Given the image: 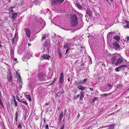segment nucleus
<instances>
[{
    "label": "nucleus",
    "instance_id": "36",
    "mask_svg": "<svg viewBox=\"0 0 129 129\" xmlns=\"http://www.w3.org/2000/svg\"><path fill=\"white\" fill-rule=\"evenodd\" d=\"M110 93H108L107 94H103L102 95L103 96H107L109 95L110 94Z\"/></svg>",
    "mask_w": 129,
    "mask_h": 129
},
{
    "label": "nucleus",
    "instance_id": "20",
    "mask_svg": "<svg viewBox=\"0 0 129 129\" xmlns=\"http://www.w3.org/2000/svg\"><path fill=\"white\" fill-rule=\"evenodd\" d=\"M26 96L27 99H28L30 102L31 101V97L30 94L28 95H26Z\"/></svg>",
    "mask_w": 129,
    "mask_h": 129
},
{
    "label": "nucleus",
    "instance_id": "61",
    "mask_svg": "<svg viewBox=\"0 0 129 129\" xmlns=\"http://www.w3.org/2000/svg\"><path fill=\"white\" fill-rule=\"evenodd\" d=\"M0 97H2V94H1V93L0 91Z\"/></svg>",
    "mask_w": 129,
    "mask_h": 129
},
{
    "label": "nucleus",
    "instance_id": "24",
    "mask_svg": "<svg viewBox=\"0 0 129 129\" xmlns=\"http://www.w3.org/2000/svg\"><path fill=\"white\" fill-rule=\"evenodd\" d=\"M14 50L12 48H10V53L11 55H13L14 54Z\"/></svg>",
    "mask_w": 129,
    "mask_h": 129
},
{
    "label": "nucleus",
    "instance_id": "3",
    "mask_svg": "<svg viewBox=\"0 0 129 129\" xmlns=\"http://www.w3.org/2000/svg\"><path fill=\"white\" fill-rule=\"evenodd\" d=\"M71 25L73 26H76L78 23V17L76 15L74 14L71 16Z\"/></svg>",
    "mask_w": 129,
    "mask_h": 129
},
{
    "label": "nucleus",
    "instance_id": "56",
    "mask_svg": "<svg viewBox=\"0 0 129 129\" xmlns=\"http://www.w3.org/2000/svg\"><path fill=\"white\" fill-rule=\"evenodd\" d=\"M67 112V110L66 109H65L64 110V114H66Z\"/></svg>",
    "mask_w": 129,
    "mask_h": 129
},
{
    "label": "nucleus",
    "instance_id": "52",
    "mask_svg": "<svg viewBox=\"0 0 129 129\" xmlns=\"http://www.w3.org/2000/svg\"><path fill=\"white\" fill-rule=\"evenodd\" d=\"M64 125L63 124V126L62 127H61L60 129H64Z\"/></svg>",
    "mask_w": 129,
    "mask_h": 129
},
{
    "label": "nucleus",
    "instance_id": "18",
    "mask_svg": "<svg viewBox=\"0 0 129 129\" xmlns=\"http://www.w3.org/2000/svg\"><path fill=\"white\" fill-rule=\"evenodd\" d=\"M72 58L73 59H76L78 57L79 55L77 54L73 55L72 56Z\"/></svg>",
    "mask_w": 129,
    "mask_h": 129
},
{
    "label": "nucleus",
    "instance_id": "23",
    "mask_svg": "<svg viewBox=\"0 0 129 129\" xmlns=\"http://www.w3.org/2000/svg\"><path fill=\"white\" fill-rule=\"evenodd\" d=\"M102 89L103 90L105 91H106L110 90V89H108V88L106 87H103L102 88Z\"/></svg>",
    "mask_w": 129,
    "mask_h": 129
},
{
    "label": "nucleus",
    "instance_id": "17",
    "mask_svg": "<svg viewBox=\"0 0 129 129\" xmlns=\"http://www.w3.org/2000/svg\"><path fill=\"white\" fill-rule=\"evenodd\" d=\"M113 39H115L117 41L119 42L120 39V37L119 36L117 35L115 36L114 37Z\"/></svg>",
    "mask_w": 129,
    "mask_h": 129
},
{
    "label": "nucleus",
    "instance_id": "6",
    "mask_svg": "<svg viewBox=\"0 0 129 129\" xmlns=\"http://www.w3.org/2000/svg\"><path fill=\"white\" fill-rule=\"evenodd\" d=\"M113 48L116 50L119 49L120 48V46L118 44L117 41L115 42L113 44Z\"/></svg>",
    "mask_w": 129,
    "mask_h": 129
},
{
    "label": "nucleus",
    "instance_id": "22",
    "mask_svg": "<svg viewBox=\"0 0 129 129\" xmlns=\"http://www.w3.org/2000/svg\"><path fill=\"white\" fill-rule=\"evenodd\" d=\"M114 124H111L109 127L108 129H114Z\"/></svg>",
    "mask_w": 129,
    "mask_h": 129
},
{
    "label": "nucleus",
    "instance_id": "47",
    "mask_svg": "<svg viewBox=\"0 0 129 129\" xmlns=\"http://www.w3.org/2000/svg\"><path fill=\"white\" fill-rule=\"evenodd\" d=\"M87 80L86 79H84L83 81L82 82L83 83H85L86 81H87Z\"/></svg>",
    "mask_w": 129,
    "mask_h": 129
},
{
    "label": "nucleus",
    "instance_id": "26",
    "mask_svg": "<svg viewBox=\"0 0 129 129\" xmlns=\"http://www.w3.org/2000/svg\"><path fill=\"white\" fill-rule=\"evenodd\" d=\"M129 40V37H128V36H127V38H125L124 39H123V41L124 42H126V41L127 40V42H128V41Z\"/></svg>",
    "mask_w": 129,
    "mask_h": 129
},
{
    "label": "nucleus",
    "instance_id": "37",
    "mask_svg": "<svg viewBox=\"0 0 129 129\" xmlns=\"http://www.w3.org/2000/svg\"><path fill=\"white\" fill-rule=\"evenodd\" d=\"M112 32H110L107 35L108 37H110L111 36H112Z\"/></svg>",
    "mask_w": 129,
    "mask_h": 129
},
{
    "label": "nucleus",
    "instance_id": "38",
    "mask_svg": "<svg viewBox=\"0 0 129 129\" xmlns=\"http://www.w3.org/2000/svg\"><path fill=\"white\" fill-rule=\"evenodd\" d=\"M70 48H67L65 53V55H66L67 54V53L70 50Z\"/></svg>",
    "mask_w": 129,
    "mask_h": 129
},
{
    "label": "nucleus",
    "instance_id": "16",
    "mask_svg": "<svg viewBox=\"0 0 129 129\" xmlns=\"http://www.w3.org/2000/svg\"><path fill=\"white\" fill-rule=\"evenodd\" d=\"M43 57L44 59H48L50 58V56L47 54H44L43 55Z\"/></svg>",
    "mask_w": 129,
    "mask_h": 129
},
{
    "label": "nucleus",
    "instance_id": "28",
    "mask_svg": "<svg viewBox=\"0 0 129 129\" xmlns=\"http://www.w3.org/2000/svg\"><path fill=\"white\" fill-rule=\"evenodd\" d=\"M68 43H65L64 45V49L69 48L68 47Z\"/></svg>",
    "mask_w": 129,
    "mask_h": 129
},
{
    "label": "nucleus",
    "instance_id": "60",
    "mask_svg": "<svg viewBox=\"0 0 129 129\" xmlns=\"http://www.w3.org/2000/svg\"><path fill=\"white\" fill-rule=\"evenodd\" d=\"M89 89H90L91 90H93V88H89Z\"/></svg>",
    "mask_w": 129,
    "mask_h": 129
},
{
    "label": "nucleus",
    "instance_id": "62",
    "mask_svg": "<svg viewBox=\"0 0 129 129\" xmlns=\"http://www.w3.org/2000/svg\"><path fill=\"white\" fill-rule=\"evenodd\" d=\"M56 79H57V78H55L54 79V81H53V82H55V81L56 80Z\"/></svg>",
    "mask_w": 129,
    "mask_h": 129
},
{
    "label": "nucleus",
    "instance_id": "13",
    "mask_svg": "<svg viewBox=\"0 0 129 129\" xmlns=\"http://www.w3.org/2000/svg\"><path fill=\"white\" fill-rule=\"evenodd\" d=\"M124 66L123 65H122L118 67H117L115 68V71H116L118 72L120 71L121 69H123V67Z\"/></svg>",
    "mask_w": 129,
    "mask_h": 129
},
{
    "label": "nucleus",
    "instance_id": "40",
    "mask_svg": "<svg viewBox=\"0 0 129 129\" xmlns=\"http://www.w3.org/2000/svg\"><path fill=\"white\" fill-rule=\"evenodd\" d=\"M29 54H31H31L30 53V51H28L27 52V53L26 54V55H28V56H29L30 55Z\"/></svg>",
    "mask_w": 129,
    "mask_h": 129
},
{
    "label": "nucleus",
    "instance_id": "43",
    "mask_svg": "<svg viewBox=\"0 0 129 129\" xmlns=\"http://www.w3.org/2000/svg\"><path fill=\"white\" fill-rule=\"evenodd\" d=\"M45 129H49L48 125V124H46L45 126Z\"/></svg>",
    "mask_w": 129,
    "mask_h": 129
},
{
    "label": "nucleus",
    "instance_id": "46",
    "mask_svg": "<svg viewBox=\"0 0 129 129\" xmlns=\"http://www.w3.org/2000/svg\"><path fill=\"white\" fill-rule=\"evenodd\" d=\"M64 91L63 90V89H62V92H58L57 93V94H58V93H60L61 94V93H64Z\"/></svg>",
    "mask_w": 129,
    "mask_h": 129
},
{
    "label": "nucleus",
    "instance_id": "50",
    "mask_svg": "<svg viewBox=\"0 0 129 129\" xmlns=\"http://www.w3.org/2000/svg\"><path fill=\"white\" fill-rule=\"evenodd\" d=\"M46 38V37L45 36H43L42 39V40H43Z\"/></svg>",
    "mask_w": 129,
    "mask_h": 129
},
{
    "label": "nucleus",
    "instance_id": "33",
    "mask_svg": "<svg viewBox=\"0 0 129 129\" xmlns=\"http://www.w3.org/2000/svg\"><path fill=\"white\" fill-rule=\"evenodd\" d=\"M2 97H0V104L2 107H4V106L1 100Z\"/></svg>",
    "mask_w": 129,
    "mask_h": 129
},
{
    "label": "nucleus",
    "instance_id": "15",
    "mask_svg": "<svg viewBox=\"0 0 129 129\" xmlns=\"http://www.w3.org/2000/svg\"><path fill=\"white\" fill-rule=\"evenodd\" d=\"M29 56H28V55H25L22 58V60L24 61H25L27 60V59H29L31 56V54H29Z\"/></svg>",
    "mask_w": 129,
    "mask_h": 129
},
{
    "label": "nucleus",
    "instance_id": "57",
    "mask_svg": "<svg viewBox=\"0 0 129 129\" xmlns=\"http://www.w3.org/2000/svg\"><path fill=\"white\" fill-rule=\"evenodd\" d=\"M12 44L14 43V40L13 39H12Z\"/></svg>",
    "mask_w": 129,
    "mask_h": 129
},
{
    "label": "nucleus",
    "instance_id": "12",
    "mask_svg": "<svg viewBox=\"0 0 129 129\" xmlns=\"http://www.w3.org/2000/svg\"><path fill=\"white\" fill-rule=\"evenodd\" d=\"M124 24H125L123 25L124 27L125 28H129V22L127 20H125L124 21Z\"/></svg>",
    "mask_w": 129,
    "mask_h": 129
},
{
    "label": "nucleus",
    "instance_id": "34",
    "mask_svg": "<svg viewBox=\"0 0 129 129\" xmlns=\"http://www.w3.org/2000/svg\"><path fill=\"white\" fill-rule=\"evenodd\" d=\"M80 28H81L84 25V23L83 22L82 20H81L80 22Z\"/></svg>",
    "mask_w": 129,
    "mask_h": 129
},
{
    "label": "nucleus",
    "instance_id": "63",
    "mask_svg": "<svg viewBox=\"0 0 129 129\" xmlns=\"http://www.w3.org/2000/svg\"><path fill=\"white\" fill-rule=\"evenodd\" d=\"M92 103H93V102H94L95 101L94 100V99H92Z\"/></svg>",
    "mask_w": 129,
    "mask_h": 129
},
{
    "label": "nucleus",
    "instance_id": "51",
    "mask_svg": "<svg viewBox=\"0 0 129 129\" xmlns=\"http://www.w3.org/2000/svg\"><path fill=\"white\" fill-rule=\"evenodd\" d=\"M31 1L32 2L35 3L37 2V0H31Z\"/></svg>",
    "mask_w": 129,
    "mask_h": 129
},
{
    "label": "nucleus",
    "instance_id": "27",
    "mask_svg": "<svg viewBox=\"0 0 129 129\" xmlns=\"http://www.w3.org/2000/svg\"><path fill=\"white\" fill-rule=\"evenodd\" d=\"M20 102L24 104L25 105L27 106V103L26 101L25 100H24L23 101H21V102Z\"/></svg>",
    "mask_w": 129,
    "mask_h": 129
},
{
    "label": "nucleus",
    "instance_id": "7",
    "mask_svg": "<svg viewBox=\"0 0 129 129\" xmlns=\"http://www.w3.org/2000/svg\"><path fill=\"white\" fill-rule=\"evenodd\" d=\"M12 77L11 72L8 73L7 75V78L9 81L11 82L12 81Z\"/></svg>",
    "mask_w": 129,
    "mask_h": 129
},
{
    "label": "nucleus",
    "instance_id": "58",
    "mask_svg": "<svg viewBox=\"0 0 129 129\" xmlns=\"http://www.w3.org/2000/svg\"><path fill=\"white\" fill-rule=\"evenodd\" d=\"M17 99L18 100V101L19 102H21V101H20V100H19V99H18V98L17 97Z\"/></svg>",
    "mask_w": 129,
    "mask_h": 129
},
{
    "label": "nucleus",
    "instance_id": "29",
    "mask_svg": "<svg viewBox=\"0 0 129 129\" xmlns=\"http://www.w3.org/2000/svg\"><path fill=\"white\" fill-rule=\"evenodd\" d=\"M63 111L61 112L59 116V117L62 118L63 115Z\"/></svg>",
    "mask_w": 129,
    "mask_h": 129
},
{
    "label": "nucleus",
    "instance_id": "55",
    "mask_svg": "<svg viewBox=\"0 0 129 129\" xmlns=\"http://www.w3.org/2000/svg\"><path fill=\"white\" fill-rule=\"evenodd\" d=\"M62 118H61L59 117V121H61Z\"/></svg>",
    "mask_w": 129,
    "mask_h": 129
},
{
    "label": "nucleus",
    "instance_id": "5",
    "mask_svg": "<svg viewBox=\"0 0 129 129\" xmlns=\"http://www.w3.org/2000/svg\"><path fill=\"white\" fill-rule=\"evenodd\" d=\"M38 79L41 81H43L45 80L46 76L43 73H39L38 74Z\"/></svg>",
    "mask_w": 129,
    "mask_h": 129
},
{
    "label": "nucleus",
    "instance_id": "44",
    "mask_svg": "<svg viewBox=\"0 0 129 129\" xmlns=\"http://www.w3.org/2000/svg\"><path fill=\"white\" fill-rule=\"evenodd\" d=\"M57 52L58 53H60V48H57Z\"/></svg>",
    "mask_w": 129,
    "mask_h": 129
},
{
    "label": "nucleus",
    "instance_id": "35",
    "mask_svg": "<svg viewBox=\"0 0 129 129\" xmlns=\"http://www.w3.org/2000/svg\"><path fill=\"white\" fill-rule=\"evenodd\" d=\"M79 96V94H78L77 96L75 95L74 96V99H76Z\"/></svg>",
    "mask_w": 129,
    "mask_h": 129
},
{
    "label": "nucleus",
    "instance_id": "19",
    "mask_svg": "<svg viewBox=\"0 0 129 129\" xmlns=\"http://www.w3.org/2000/svg\"><path fill=\"white\" fill-rule=\"evenodd\" d=\"M76 6L78 8L80 9H82L83 7L79 3H76Z\"/></svg>",
    "mask_w": 129,
    "mask_h": 129
},
{
    "label": "nucleus",
    "instance_id": "14",
    "mask_svg": "<svg viewBox=\"0 0 129 129\" xmlns=\"http://www.w3.org/2000/svg\"><path fill=\"white\" fill-rule=\"evenodd\" d=\"M18 13H14L12 14V18L13 20L15 19V18L18 15Z\"/></svg>",
    "mask_w": 129,
    "mask_h": 129
},
{
    "label": "nucleus",
    "instance_id": "30",
    "mask_svg": "<svg viewBox=\"0 0 129 129\" xmlns=\"http://www.w3.org/2000/svg\"><path fill=\"white\" fill-rule=\"evenodd\" d=\"M122 86V85L121 84H119L117 85L116 88H121Z\"/></svg>",
    "mask_w": 129,
    "mask_h": 129
},
{
    "label": "nucleus",
    "instance_id": "11",
    "mask_svg": "<svg viewBox=\"0 0 129 129\" xmlns=\"http://www.w3.org/2000/svg\"><path fill=\"white\" fill-rule=\"evenodd\" d=\"M41 21H40V22L38 21H37L38 22V24L40 25L41 24V26H42L43 28L46 25V23L45 21H44V20L41 19Z\"/></svg>",
    "mask_w": 129,
    "mask_h": 129
},
{
    "label": "nucleus",
    "instance_id": "32",
    "mask_svg": "<svg viewBox=\"0 0 129 129\" xmlns=\"http://www.w3.org/2000/svg\"><path fill=\"white\" fill-rule=\"evenodd\" d=\"M18 115V113L17 112H16L15 114V120L17 121V116Z\"/></svg>",
    "mask_w": 129,
    "mask_h": 129
},
{
    "label": "nucleus",
    "instance_id": "48",
    "mask_svg": "<svg viewBox=\"0 0 129 129\" xmlns=\"http://www.w3.org/2000/svg\"><path fill=\"white\" fill-rule=\"evenodd\" d=\"M54 83V82H51L50 83L49 85H52Z\"/></svg>",
    "mask_w": 129,
    "mask_h": 129
},
{
    "label": "nucleus",
    "instance_id": "54",
    "mask_svg": "<svg viewBox=\"0 0 129 129\" xmlns=\"http://www.w3.org/2000/svg\"><path fill=\"white\" fill-rule=\"evenodd\" d=\"M27 44H28V46H30L31 45V44L30 43H29V42H28V43Z\"/></svg>",
    "mask_w": 129,
    "mask_h": 129
},
{
    "label": "nucleus",
    "instance_id": "39",
    "mask_svg": "<svg viewBox=\"0 0 129 129\" xmlns=\"http://www.w3.org/2000/svg\"><path fill=\"white\" fill-rule=\"evenodd\" d=\"M58 54L59 57L60 58H61L62 57V54L61 53V52L60 53H58Z\"/></svg>",
    "mask_w": 129,
    "mask_h": 129
},
{
    "label": "nucleus",
    "instance_id": "64",
    "mask_svg": "<svg viewBox=\"0 0 129 129\" xmlns=\"http://www.w3.org/2000/svg\"><path fill=\"white\" fill-rule=\"evenodd\" d=\"M80 116V115L78 113V115H77V116H78L77 117H79Z\"/></svg>",
    "mask_w": 129,
    "mask_h": 129
},
{
    "label": "nucleus",
    "instance_id": "31",
    "mask_svg": "<svg viewBox=\"0 0 129 129\" xmlns=\"http://www.w3.org/2000/svg\"><path fill=\"white\" fill-rule=\"evenodd\" d=\"M108 86L109 87V88H108V89H110V90L113 87V86L111 85H110L109 84H107Z\"/></svg>",
    "mask_w": 129,
    "mask_h": 129
},
{
    "label": "nucleus",
    "instance_id": "2",
    "mask_svg": "<svg viewBox=\"0 0 129 129\" xmlns=\"http://www.w3.org/2000/svg\"><path fill=\"white\" fill-rule=\"evenodd\" d=\"M111 61V63L112 64H114L115 65H117L122 63L123 61V60L121 58H117V56L114 55L112 58Z\"/></svg>",
    "mask_w": 129,
    "mask_h": 129
},
{
    "label": "nucleus",
    "instance_id": "25",
    "mask_svg": "<svg viewBox=\"0 0 129 129\" xmlns=\"http://www.w3.org/2000/svg\"><path fill=\"white\" fill-rule=\"evenodd\" d=\"M47 43H48L47 42V41H45L44 42V43L43 44V48L44 49V50L45 49V48L46 47V46L47 45Z\"/></svg>",
    "mask_w": 129,
    "mask_h": 129
},
{
    "label": "nucleus",
    "instance_id": "42",
    "mask_svg": "<svg viewBox=\"0 0 129 129\" xmlns=\"http://www.w3.org/2000/svg\"><path fill=\"white\" fill-rule=\"evenodd\" d=\"M9 11L10 13H12L14 11L11 8H10Z\"/></svg>",
    "mask_w": 129,
    "mask_h": 129
},
{
    "label": "nucleus",
    "instance_id": "49",
    "mask_svg": "<svg viewBox=\"0 0 129 129\" xmlns=\"http://www.w3.org/2000/svg\"><path fill=\"white\" fill-rule=\"evenodd\" d=\"M14 103V104L15 105V107H16L17 105V102H15Z\"/></svg>",
    "mask_w": 129,
    "mask_h": 129
},
{
    "label": "nucleus",
    "instance_id": "4",
    "mask_svg": "<svg viewBox=\"0 0 129 129\" xmlns=\"http://www.w3.org/2000/svg\"><path fill=\"white\" fill-rule=\"evenodd\" d=\"M64 0H51L52 4L54 5L61 4L64 1Z\"/></svg>",
    "mask_w": 129,
    "mask_h": 129
},
{
    "label": "nucleus",
    "instance_id": "1",
    "mask_svg": "<svg viewBox=\"0 0 129 129\" xmlns=\"http://www.w3.org/2000/svg\"><path fill=\"white\" fill-rule=\"evenodd\" d=\"M75 84L76 85H78L77 86V88L79 90H80L81 91L80 92V100L81 101L83 100V98L85 96V93L83 91L86 88V87L83 86L81 85H79L80 84H83L82 81L78 82V81H75Z\"/></svg>",
    "mask_w": 129,
    "mask_h": 129
},
{
    "label": "nucleus",
    "instance_id": "41",
    "mask_svg": "<svg viewBox=\"0 0 129 129\" xmlns=\"http://www.w3.org/2000/svg\"><path fill=\"white\" fill-rule=\"evenodd\" d=\"M17 127L18 128H19L20 129H21L22 128V126L21 125L20 123H19V125H18Z\"/></svg>",
    "mask_w": 129,
    "mask_h": 129
},
{
    "label": "nucleus",
    "instance_id": "45",
    "mask_svg": "<svg viewBox=\"0 0 129 129\" xmlns=\"http://www.w3.org/2000/svg\"><path fill=\"white\" fill-rule=\"evenodd\" d=\"M93 99L95 101L96 100H98V98L96 97H95Z\"/></svg>",
    "mask_w": 129,
    "mask_h": 129
},
{
    "label": "nucleus",
    "instance_id": "9",
    "mask_svg": "<svg viewBox=\"0 0 129 129\" xmlns=\"http://www.w3.org/2000/svg\"><path fill=\"white\" fill-rule=\"evenodd\" d=\"M24 30L26 34L27 37L29 38L31 34L30 30L27 28H26L24 29Z\"/></svg>",
    "mask_w": 129,
    "mask_h": 129
},
{
    "label": "nucleus",
    "instance_id": "10",
    "mask_svg": "<svg viewBox=\"0 0 129 129\" xmlns=\"http://www.w3.org/2000/svg\"><path fill=\"white\" fill-rule=\"evenodd\" d=\"M64 81V76L63 73H61L59 80V82L60 83H62Z\"/></svg>",
    "mask_w": 129,
    "mask_h": 129
},
{
    "label": "nucleus",
    "instance_id": "21",
    "mask_svg": "<svg viewBox=\"0 0 129 129\" xmlns=\"http://www.w3.org/2000/svg\"><path fill=\"white\" fill-rule=\"evenodd\" d=\"M17 77L18 78H19L18 81L19 82L21 83L22 82V80L21 79V77L20 76L19 74L18 73V75L17 74Z\"/></svg>",
    "mask_w": 129,
    "mask_h": 129
},
{
    "label": "nucleus",
    "instance_id": "8",
    "mask_svg": "<svg viewBox=\"0 0 129 129\" xmlns=\"http://www.w3.org/2000/svg\"><path fill=\"white\" fill-rule=\"evenodd\" d=\"M86 13L90 17H92V12L90 10L89 8H88L87 9V10L86 11Z\"/></svg>",
    "mask_w": 129,
    "mask_h": 129
},
{
    "label": "nucleus",
    "instance_id": "59",
    "mask_svg": "<svg viewBox=\"0 0 129 129\" xmlns=\"http://www.w3.org/2000/svg\"><path fill=\"white\" fill-rule=\"evenodd\" d=\"M14 103L15 102H16V100L15 98V97H14Z\"/></svg>",
    "mask_w": 129,
    "mask_h": 129
},
{
    "label": "nucleus",
    "instance_id": "53",
    "mask_svg": "<svg viewBox=\"0 0 129 129\" xmlns=\"http://www.w3.org/2000/svg\"><path fill=\"white\" fill-rule=\"evenodd\" d=\"M46 119L45 118H44L43 119V120H44V122L45 123V122H46Z\"/></svg>",
    "mask_w": 129,
    "mask_h": 129
}]
</instances>
